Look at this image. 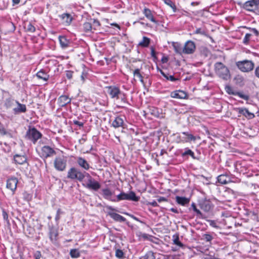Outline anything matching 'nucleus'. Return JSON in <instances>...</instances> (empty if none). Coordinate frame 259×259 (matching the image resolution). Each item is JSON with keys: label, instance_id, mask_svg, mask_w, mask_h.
I'll list each match as a JSON object with an SVG mask.
<instances>
[{"label": "nucleus", "instance_id": "nucleus-1", "mask_svg": "<svg viewBox=\"0 0 259 259\" xmlns=\"http://www.w3.org/2000/svg\"><path fill=\"white\" fill-rule=\"evenodd\" d=\"M106 92L110 97L114 100H120L121 103H127L126 94L122 92L119 87L115 85H110L105 87Z\"/></svg>", "mask_w": 259, "mask_h": 259}, {"label": "nucleus", "instance_id": "nucleus-52", "mask_svg": "<svg viewBox=\"0 0 259 259\" xmlns=\"http://www.w3.org/2000/svg\"><path fill=\"white\" fill-rule=\"evenodd\" d=\"M93 21L92 25H93V29H96V27H98L100 25V23L99 21L97 20H92Z\"/></svg>", "mask_w": 259, "mask_h": 259}, {"label": "nucleus", "instance_id": "nucleus-43", "mask_svg": "<svg viewBox=\"0 0 259 259\" xmlns=\"http://www.w3.org/2000/svg\"><path fill=\"white\" fill-rule=\"evenodd\" d=\"M251 35V33H246L245 34V37H244L243 40V43L244 45H247L249 44Z\"/></svg>", "mask_w": 259, "mask_h": 259}, {"label": "nucleus", "instance_id": "nucleus-23", "mask_svg": "<svg viewBox=\"0 0 259 259\" xmlns=\"http://www.w3.org/2000/svg\"><path fill=\"white\" fill-rule=\"evenodd\" d=\"M108 215L115 221L118 222H124L126 221V219L122 215L113 212H109Z\"/></svg>", "mask_w": 259, "mask_h": 259}, {"label": "nucleus", "instance_id": "nucleus-35", "mask_svg": "<svg viewBox=\"0 0 259 259\" xmlns=\"http://www.w3.org/2000/svg\"><path fill=\"white\" fill-rule=\"evenodd\" d=\"M172 46L177 53L181 54L183 53V48L179 42H173Z\"/></svg>", "mask_w": 259, "mask_h": 259}, {"label": "nucleus", "instance_id": "nucleus-29", "mask_svg": "<svg viewBox=\"0 0 259 259\" xmlns=\"http://www.w3.org/2000/svg\"><path fill=\"white\" fill-rule=\"evenodd\" d=\"M176 200L178 204L183 206H185V205L188 204L190 202L189 198L179 196H177L176 197Z\"/></svg>", "mask_w": 259, "mask_h": 259}, {"label": "nucleus", "instance_id": "nucleus-14", "mask_svg": "<svg viewBox=\"0 0 259 259\" xmlns=\"http://www.w3.org/2000/svg\"><path fill=\"white\" fill-rule=\"evenodd\" d=\"M49 238L53 243H55L58 236V230L53 226H49Z\"/></svg>", "mask_w": 259, "mask_h": 259}, {"label": "nucleus", "instance_id": "nucleus-10", "mask_svg": "<svg viewBox=\"0 0 259 259\" xmlns=\"http://www.w3.org/2000/svg\"><path fill=\"white\" fill-rule=\"evenodd\" d=\"M195 43L191 40H188L185 43L183 48V53L186 54H193L195 52Z\"/></svg>", "mask_w": 259, "mask_h": 259}, {"label": "nucleus", "instance_id": "nucleus-41", "mask_svg": "<svg viewBox=\"0 0 259 259\" xmlns=\"http://www.w3.org/2000/svg\"><path fill=\"white\" fill-rule=\"evenodd\" d=\"M24 28L26 29V31L31 33L34 32L35 31V27L30 22L28 24H25Z\"/></svg>", "mask_w": 259, "mask_h": 259}, {"label": "nucleus", "instance_id": "nucleus-36", "mask_svg": "<svg viewBox=\"0 0 259 259\" xmlns=\"http://www.w3.org/2000/svg\"><path fill=\"white\" fill-rule=\"evenodd\" d=\"M102 192L104 198L109 200H110V199H112L111 196L112 195V192L108 188L103 189Z\"/></svg>", "mask_w": 259, "mask_h": 259}, {"label": "nucleus", "instance_id": "nucleus-12", "mask_svg": "<svg viewBox=\"0 0 259 259\" xmlns=\"http://www.w3.org/2000/svg\"><path fill=\"white\" fill-rule=\"evenodd\" d=\"M199 206L202 210L207 212H209L213 207L211 201L206 199L199 201Z\"/></svg>", "mask_w": 259, "mask_h": 259}, {"label": "nucleus", "instance_id": "nucleus-9", "mask_svg": "<svg viewBox=\"0 0 259 259\" xmlns=\"http://www.w3.org/2000/svg\"><path fill=\"white\" fill-rule=\"evenodd\" d=\"M56 151L49 146H44L41 149L40 157L46 159L56 154Z\"/></svg>", "mask_w": 259, "mask_h": 259}, {"label": "nucleus", "instance_id": "nucleus-13", "mask_svg": "<svg viewBox=\"0 0 259 259\" xmlns=\"http://www.w3.org/2000/svg\"><path fill=\"white\" fill-rule=\"evenodd\" d=\"M83 185L87 188L95 191H97L101 188L100 184L94 179L88 181L85 185Z\"/></svg>", "mask_w": 259, "mask_h": 259}, {"label": "nucleus", "instance_id": "nucleus-25", "mask_svg": "<svg viewBox=\"0 0 259 259\" xmlns=\"http://www.w3.org/2000/svg\"><path fill=\"white\" fill-rule=\"evenodd\" d=\"M218 182L221 184H227L231 182L230 177L227 175H221L217 178Z\"/></svg>", "mask_w": 259, "mask_h": 259}, {"label": "nucleus", "instance_id": "nucleus-51", "mask_svg": "<svg viewBox=\"0 0 259 259\" xmlns=\"http://www.w3.org/2000/svg\"><path fill=\"white\" fill-rule=\"evenodd\" d=\"M194 34H200L204 35H206L205 31L200 28H197L196 29V30L194 32Z\"/></svg>", "mask_w": 259, "mask_h": 259}, {"label": "nucleus", "instance_id": "nucleus-15", "mask_svg": "<svg viewBox=\"0 0 259 259\" xmlns=\"http://www.w3.org/2000/svg\"><path fill=\"white\" fill-rule=\"evenodd\" d=\"M15 104L17 105V107L13 109V111L14 114L17 115L21 113H25L26 112L27 108L25 104H21L18 101H17Z\"/></svg>", "mask_w": 259, "mask_h": 259}, {"label": "nucleus", "instance_id": "nucleus-7", "mask_svg": "<svg viewBox=\"0 0 259 259\" xmlns=\"http://www.w3.org/2000/svg\"><path fill=\"white\" fill-rule=\"evenodd\" d=\"M238 5L246 11H254L258 7L259 0H248L243 4L238 3Z\"/></svg>", "mask_w": 259, "mask_h": 259}, {"label": "nucleus", "instance_id": "nucleus-48", "mask_svg": "<svg viewBox=\"0 0 259 259\" xmlns=\"http://www.w3.org/2000/svg\"><path fill=\"white\" fill-rule=\"evenodd\" d=\"M2 215H3L4 220L5 221H6L8 224H9L10 223H9V218H8V214L5 209H3L2 211Z\"/></svg>", "mask_w": 259, "mask_h": 259}, {"label": "nucleus", "instance_id": "nucleus-24", "mask_svg": "<svg viewBox=\"0 0 259 259\" xmlns=\"http://www.w3.org/2000/svg\"><path fill=\"white\" fill-rule=\"evenodd\" d=\"M143 14L145 17L152 22L157 24V21L154 18V16L152 13L151 11L148 8H145L143 11Z\"/></svg>", "mask_w": 259, "mask_h": 259}, {"label": "nucleus", "instance_id": "nucleus-3", "mask_svg": "<svg viewBox=\"0 0 259 259\" xmlns=\"http://www.w3.org/2000/svg\"><path fill=\"white\" fill-rule=\"evenodd\" d=\"M123 200L138 201L139 200V197L136 195L134 192L131 191L129 193H125L122 192L117 195L116 199H110V201L113 202H118Z\"/></svg>", "mask_w": 259, "mask_h": 259}, {"label": "nucleus", "instance_id": "nucleus-62", "mask_svg": "<svg viewBox=\"0 0 259 259\" xmlns=\"http://www.w3.org/2000/svg\"><path fill=\"white\" fill-rule=\"evenodd\" d=\"M164 3L170 7L174 4L171 0H163Z\"/></svg>", "mask_w": 259, "mask_h": 259}, {"label": "nucleus", "instance_id": "nucleus-33", "mask_svg": "<svg viewBox=\"0 0 259 259\" xmlns=\"http://www.w3.org/2000/svg\"><path fill=\"white\" fill-rule=\"evenodd\" d=\"M182 157H184L186 156H190L193 159H196V157L195 156L194 152L188 148L185 149V151L181 154Z\"/></svg>", "mask_w": 259, "mask_h": 259}, {"label": "nucleus", "instance_id": "nucleus-2", "mask_svg": "<svg viewBox=\"0 0 259 259\" xmlns=\"http://www.w3.org/2000/svg\"><path fill=\"white\" fill-rule=\"evenodd\" d=\"M214 70L216 74L224 80H228L230 78V71L228 68L222 62L215 63Z\"/></svg>", "mask_w": 259, "mask_h": 259}, {"label": "nucleus", "instance_id": "nucleus-18", "mask_svg": "<svg viewBox=\"0 0 259 259\" xmlns=\"http://www.w3.org/2000/svg\"><path fill=\"white\" fill-rule=\"evenodd\" d=\"M170 97L173 98L184 99L188 97L187 94L182 90H177L170 93Z\"/></svg>", "mask_w": 259, "mask_h": 259}, {"label": "nucleus", "instance_id": "nucleus-37", "mask_svg": "<svg viewBox=\"0 0 259 259\" xmlns=\"http://www.w3.org/2000/svg\"><path fill=\"white\" fill-rule=\"evenodd\" d=\"M133 74L135 77L138 78L140 81L144 84V80H143V76H142V74L140 73V69L139 68L136 69L134 72Z\"/></svg>", "mask_w": 259, "mask_h": 259}, {"label": "nucleus", "instance_id": "nucleus-8", "mask_svg": "<svg viewBox=\"0 0 259 259\" xmlns=\"http://www.w3.org/2000/svg\"><path fill=\"white\" fill-rule=\"evenodd\" d=\"M54 167L58 171H64L67 165V159L64 156L56 157L54 161Z\"/></svg>", "mask_w": 259, "mask_h": 259}, {"label": "nucleus", "instance_id": "nucleus-63", "mask_svg": "<svg viewBox=\"0 0 259 259\" xmlns=\"http://www.w3.org/2000/svg\"><path fill=\"white\" fill-rule=\"evenodd\" d=\"M255 76L259 79V66H257L254 70Z\"/></svg>", "mask_w": 259, "mask_h": 259}, {"label": "nucleus", "instance_id": "nucleus-30", "mask_svg": "<svg viewBox=\"0 0 259 259\" xmlns=\"http://www.w3.org/2000/svg\"><path fill=\"white\" fill-rule=\"evenodd\" d=\"M238 110L239 113L244 115L246 117L251 119L254 117V114L250 112L246 108H239Z\"/></svg>", "mask_w": 259, "mask_h": 259}, {"label": "nucleus", "instance_id": "nucleus-31", "mask_svg": "<svg viewBox=\"0 0 259 259\" xmlns=\"http://www.w3.org/2000/svg\"><path fill=\"white\" fill-rule=\"evenodd\" d=\"M82 29L86 33L93 32L92 23L87 22L83 24Z\"/></svg>", "mask_w": 259, "mask_h": 259}, {"label": "nucleus", "instance_id": "nucleus-61", "mask_svg": "<svg viewBox=\"0 0 259 259\" xmlns=\"http://www.w3.org/2000/svg\"><path fill=\"white\" fill-rule=\"evenodd\" d=\"M151 56L154 58H156V53L153 47H151Z\"/></svg>", "mask_w": 259, "mask_h": 259}, {"label": "nucleus", "instance_id": "nucleus-40", "mask_svg": "<svg viewBox=\"0 0 259 259\" xmlns=\"http://www.w3.org/2000/svg\"><path fill=\"white\" fill-rule=\"evenodd\" d=\"M161 74L164 76L167 80H170L171 81H175L178 80L176 78L174 75H169L168 74L165 73L162 70L160 71Z\"/></svg>", "mask_w": 259, "mask_h": 259}, {"label": "nucleus", "instance_id": "nucleus-26", "mask_svg": "<svg viewBox=\"0 0 259 259\" xmlns=\"http://www.w3.org/2000/svg\"><path fill=\"white\" fill-rule=\"evenodd\" d=\"M59 40L60 46L63 49L67 48L70 44V40L68 39L65 36H59Z\"/></svg>", "mask_w": 259, "mask_h": 259}, {"label": "nucleus", "instance_id": "nucleus-44", "mask_svg": "<svg viewBox=\"0 0 259 259\" xmlns=\"http://www.w3.org/2000/svg\"><path fill=\"white\" fill-rule=\"evenodd\" d=\"M7 26L10 28L9 30V32H13L15 30V26L14 24L12 22H8L6 24Z\"/></svg>", "mask_w": 259, "mask_h": 259}, {"label": "nucleus", "instance_id": "nucleus-20", "mask_svg": "<svg viewBox=\"0 0 259 259\" xmlns=\"http://www.w3.org/2000/svg\"><path fill=\"white\" fill-rule=\"evenodd\" d=\"M71 99L68 96L62 95L58 99V104L59 107H63L70 103Z\"/></svg>", "mask_w": 259, "mask_h": 259}, {"label": "nucleus", "instance_id": "nucleus-60", "mask_svg": "<svg viewBox=\"0 0 259 259\" xmlns=\"http://www.w3.org/2000/svg\"><path fill=\"white\" fill-rule=\"evenodd\" d=\"M126 214L129 215L131 218H132V219H133L134 220L138 221V222H141L142 223V222L141 221H140L138 218H137L136 217H135V215H133V214H129L128 213H125Z\"/></svg>", "mask_w": 259, "mask_h": 259}, {"label": "nucleus", "instance_id": "nucleus-54", "mask_svg": "<svg viewBox=\"0 0 259 259\" xmlns=\"http://www.w3.org/2000/svg\"><path fill=\"white\" fill-rule=\"evenodd\" d=\"M35 259H40L41 257V253L40 251H36L33 254Z\"/></svg>", "mask_w": 259, "mask_h": 259}, {"label": "nucleus", "instance_id": "nucleus-6", "mask_svg": "<svg viewBox=\"0 0 259 259\" xmlns=\"http://www.w3.org/2000/svg\"><path fill=\"white\" fill-rule=\"evenodd\" d=\"M41 137L42 134L35 127H29L26 132V137L33 144H35Z\"/></svg>", "mask_w": 259, "mask_h": 259}, {"label": "nucleus", "instance_id": "nucleus-27", "mask_svg": "<svg viewBox=\"0 0 259 259\" xmlns=\"http://www.w3.org/2000/svg\"><path fill=\"white\" fill-rule=\"evenodd\" d=\"M37 77L39 79H42L44 81H47L49 79V75L45 72L43 69L39 70L36 74Z\"/></svg>", "mask_w": 259, "mask_h": 259}, {"label": "nucleus", "instance_id": "nucleus-64", "mask_svg": "<svg viewBox=\"0 0 259 259\" xmlns=\"http://www.w3.org/2000/svg\"><path fill=\"white\" fill-rule=\"evenodd\" d=\"M87 73L84 72H82V74L81 75V79L83 82L84 81L85 78L87 77Z\"/></svg>", "mask_w": 259, "mask_h": 259}, {"label": "nucleus", "instance_id": "nucleus-5", "mask_svg": "<svg viewBox=\"0 0 259 259\" xmlns=\"http://www.w3.org/2000/svg\"><path fill=\"white\" fill-rule=\"evenodd\" d=\"M67 177L68 179L76 180L79 182H82L83 180V172L74 167L68 170Z\"/></svg>", "mask_w": 259, "mask_h": 259}, {"label": "nucleus", "instance_id": "nucleus-49", "mask_svg": "<svg viewBox=\"0 0 259 259\" xmlns=\"http://www.w3.org/2000/svg\"><path fill=\"white\" fill-rule=\"evenodd\" d=\"M115 256L118 258H121L123 256V252L119 249H117L115 251Z\"/></svg>", "mask_w": 259, "mask_h": 259}, {"label": "nucleus", "instance_id": "nucleus-53", "mask_svg": "<svg viewBox=\"0 0 259 259\" xmlns=\"http://www.w3.org/2000/svg\"><path fill=\"white\" fill-rule=\"evenodd\" d=\"M72 122L75 125H76L79 127V128H81L83 126L84 122L79 121L77 120H73Z\"/></svg>", "mask_w": 259, "mask_h": 259}, {"label": "nucleus", "instance_id": "nucleus-17", "mask_svg": "<svg viewBox=\"0 0 259 259\" xmlns=\"http://www.w3.org/2000/svg\"><path fill=\"white\" fill-rule=\"evenodd\" d=\"M76 162L81 168L85 170H88L91 168L88 162L81 157H78L76 158Z\"/></svg>", "mask_w": 259, "mask_h": 259}, {"label": "nucleus", "instance_id": "nucleus-22", "mask_svg": "<svg viewBox=\"0 0 259 259\" xmlns=\"http://www.w3.org/2000/svg\"><path fill=\"white\" fill-rule=\"evenodd\" d=\"M14 160L16 164H23L27 162V158L25 155L16 154L14 156Z\"/></svg>", "mask_w": 259, "mask_h": 259}, {"label": "nucleus", "instance_id": "nucleus-59", "mask_svg": "<svg viewBox=\"0 0 259 259\" xmlns=\"http://www.w3.org/2000/svg\"><path fill=\"white\" fill-rule=\"evenodd\" d=\"M236 95H238L241 98L243 99L244 100H247L248 98L247 96L242 94L240 93H237Z\"/></svg>", "mask_w": 259, "mask_h": 259}, {"label": "nucleus", "instance_id": "nucleus-46", "mask_svg": "<svg viewBox=\"0 0 259 259\" xmlns=\"http://www.w3.org/2000/svg\"><path fill=\"white\" fill-rule=\"evenodd\" d=\"M202 236L203 239L206 242H210L213 239L212 236L209 234H205Z\"/></svg>", "mask_w": 259, "mask_h": 259}, {"label": "nucleus", "instance_id": "nucleus-16", "mask_svg": "<svg viewBox=\"0 0 259 259\" xmlns=\"http://www.w3.org/2000/svg\"><path fill=\"white\" fill-rule=\"evenodd\" d=\"M125 117L123 116H117L115 117L112 123V126L114 128L123 127Z\"/></svg>", "mask_w": 259, "mask_h": 259}, {"label": "nucleus", "instance_id": "nucleus-55", "mask_svg": "<svg viewBox=\"0 0 259 259\" xmlns=\"http://www.w3.org/2000/svg\"><path fill=\"white\" fill-rule=\"evenodd\" d=\"M83 179L86 177L88 178V181H89L90 180H92L94 178L92 177V176L88 172L84 171L83 172Z\"/></svg>", "mask_w": 259, "mask_h": 259}, {"label": "nucleus", "instance_id": "nucleus-58", "mask_svg": "<svg viewBox=\"0 0 259 259\" xmlns=\"http://www.w3.org/2000/svg\"><path fill=\"white\" fill-rule=\"evenodd\" d=\"M208 222L209 223L210 226L216 228L218 227V226L217 225L216 222L214 221L208 220Z\"/></svg>", "mask_w": 259, "mask_h": 259}, {"label": "nucleus", "instance_id": "nucleus-4", "mask_svg": "<svg viewBox=\"0 0 259 259\" xmlns=\"http://www.w3.org/2000/svg\"><path fill=\"white\" fill-rule=\"evenodd\" d=\"M237 68L242 72H248L252 70L254 67V63L251 60H244L236 62Z\"/></svg>", "mask_w": 259, "mask_h": 259}, {"label": "nucleus", "instance_id": "nucleus-39", "mask_svg": "<svg viewBox=\"0 0 259 259\" xmlns=\"http://www.w3.org/2000/svg\"><path fill=\"white\" fill-rule=\"evenodd\" d=\"M69 254L72 258H78L80 256V253L77 249H71Z\"/></svg>", "mask_w": 259, "mask_h": 259}, {"label": "nucleus", "instance_id": "nucleus-21", "mask_svg": "<svg viewBox=\"0 0 259 259\" xmlns=\"http://www.w3.org/2000/svg\"><path fill=\"white\" fill-rule=\"evenodd\" d=\"M16 102L17 100L14 98L9 97L5 100L4 106L6 109L12 108L15 106Z\"/></svg>", "mask_w": 259, "mask_h": 259}, {"label": "nucleus", "instance_id": "nucleus-56", "mask_svg": "<svg viewBox=\"0 0 259 259\" xmlns=\"http://www.w3.org/2000/svg\"><path fill=\"white\" fill-rule=\"evenodd\" d=\"M73 72L71 71H67L66 73V77L69 79H71L73 76Z\"/></svg>", "mask_w": 259, "mask_h": 259}, {"label": "nucleus", "instance_id": "nucleus-47", "mask_svg": "<svg viewBox=\"0 0 259 259\" xmlns=\"http://www.w3.org/2000/svg\"><path fill=\"white\" fill-rule=\"evenodd\" d=\"M64 212L60 209L58 208L57 210V213L55 217V221L58 222L60 219V215L63 214Z\"/></svg>", "mask_w": 259, "mask_h": 259}, {"label": "nucleus", "instance_id": "nucleus-11", "mask_svg": "<svg viewBox=\"0 0 259 259\" xmlns=\"http://www.w3.org/2000/svg\"><path fill=\"white\" fill-rule=\"evenodd\" d=\"M18 183V179L16 177H11L7 181L6 187L11 190L13 193H14L17 189Z\"/></svg>", "mask_w": 259, "mask_h": 259}, {"label": "nucleus", "instance_id": "nucleus-50", "mask_svg": "<svg viewBox=\"0 0 259 259\" xmlns=\"http://www.w3.org/2000/svg\"><path fill=\"white\" fill-rule=\"evenodd\" d=\"M226 92L230 95H236V94L233 91V89L231 87L227 85L225 87Z\"/></svg>", "mask_w": 259, "mask_h": 259}, {"label": "nucleus", "instance_id": "nucleus-57", "mask_svg": "<svg viewBox=\"0 0 259 259\" xmlns=\"http://www.w3.org/2000/svg\"><path fill=\"white\" fill-rule=\"evenodd\" d=\"M249 29L250 30V31L252 33H253L255 35H256V36H258V35L259 32H258V30L256 28H249Z\"/></svg>", "mask_w": 259, "mask_h": 259}, {"label": "nucleus", "instance_id": "nucleus-42", "mask_svg": "<svg viewBox=\"0 0 259 259\" xmlns=\"http://www.w3.org/2000/svg\"><path fill=\"white\" fill-rule=\"evenodd\" d=\"M174 240V244L179 246V247H182L184 245L182 243H181L179 240V236L178 235H174L173 236Z\"/></svg>", "mask_w": 259, "mask_h": 259}, {"label": "nucleus", "instance_id": "nucleus-45", "mask_svg": "<svg viewBox=\"0 0 259 259\" xmlns=\"http://www.w3.org/2000/svg\"><path fill=\"white\" fill-rule=\"evenodd\" d=\"M23 196L24 199L28 201H30L32 199V195L27 192H24L23 193Z\"/></svg>", "mask_w": 259, "mask_h": 259}, {"label": "nucleus", "instance_id": "nucleus-38", "mask_svg": "<svg viewBox=\"0 0 259 259\" xmlns=\"http://www.w3.org/2000/svg\"><path fill=\"white\" fill-rule=\"evenodd\" d=\"M140 259H155V255L153 251H149L144 255L142 256Z\"/></svg>", "mask_w": 259, "mask_h": 259}, {"label": "nucleus", "instance_id": "nucleus-19", "mask_svg": "<svg viewBox=\"0 0 259 259\" xmlns=\"http://www.w3.org/2000/svg\"><path fill=\"white\" fill-rule=\"evenodd\" d=\"M59 17L61 18L62 23L65 26L69 25L73 20L72 16L69 13H63L60 15Z\"/></svg>", "mask_w": 259, "mask_h": 259}, {"label": "nucleus", "instance_id": "nucleus-28", "mask_svg": "<svg viewBox=\"0 0 259 259\" xmlns=\"http://www.w3.org/2000/svg\"><path fill=\"white\" fill-rule=\"evenodd\" d=\"M182 134L184 135L186 137H184V140L183 141L185 142H190L191 141H195L196 139L195 136H193L192 134H190L188 132H182Z\"/></svg>", "mask_w": 259, "mask_h": 259}, {"label": "nucleus", "instance_id": "nucleus-34", "mask_svg": "<svg viewBox=\"0 0 259 259\" xmlns=\"http://www.w3.org/2000/svg\"><path fill=\"white\" fill-rule=\"evenodd\" d=\"M150 42V39L149 38L143 36L142 40L139 43L138 45L142 47L146 48L149 46Z\"/></svg>", "mask_w": 259, "mask_h": 259}, {"label": "nucleus", "instance_id": "nucleus-32", "mask_svg": "<svg viewBox=\"0 0 259 259\" xmlns=\"http://www.w3.org/2000/svg\"><path fill=\"white\" fill-rule=\"evenodd\" d=\"M191 208L194 212H195L198 218H199L200 219H204V215L202 213V212L200 211V210L197 208V207L194 203L193 202L191 204V207L190 208V209H191Z\"/></svg>", "mask_w": 259, "mask_h": 259}]
</instances>
